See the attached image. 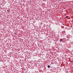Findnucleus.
<instances>
[{
    "label": "nucleus",
    "mask_w": 73,
    "mask_h": 73,
    "mask_svg": "<svg viewBox=\"0 0 73 73\" xmlns=\"http://www.w3.org/2000/svg\"><path fill=\"white\" fill-rule=\"evenodd\" d=\"M69 17L68 16H66V18H68Z\"/></svg>",
    "instance_id": "nucleus-3"
},
{
    "label": "nucleus",
    "mask_w": 73,
    "mask_h": 73,
    "mask_svg": "<svg viewBox=\"0 0 73 73\" xmlns=\"http://www.w3.org/2000/svg\"><path fill=\"white\" fill-rule=\"evenodd\" d=\"M60 41H61V42H62V39H61L60 40Z\"/></svg>",
    "instance_id": "nucleus-2"
},
{
    "label": "nucleus",
    "mask_w": 73,
    "mask_h": 73,
    "mask_svg": "<svg viewBox=\"0 0 73 73\" xmlns=\"http://www.w3.org/2000/svg\"><path fill=\"white\" fill-rule=\"evenodd\" d=\"M50 65H48V68H50Z\"/></svg>",
    "instance_id": "nucleus-1"
},
{
    "label": "nucleus",
    "mask_w": 73,
    "mask_h": 73,
    "mask_svg": "<svg viewBox=\"0 0 73 73\" xmlns=\"http://www.w3.org/2000/svg\"><path fill=\"white\" fill-rule=\"evenodd\" d=\"M7 11H8V10H7Z\"/></svg>",
    "instance_id": "nucleus-4"
}]
</instances>
